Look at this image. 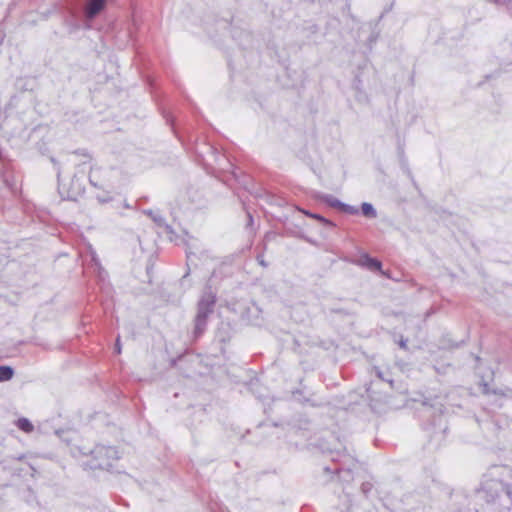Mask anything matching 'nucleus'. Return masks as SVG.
Listing matches in <instances>:
<instances>
[{
  "label": "nucleus",
  "instance_id": "obj_1",
  "mask_svg": "<svg viewBox=\"0 0 512 512\" xmlns=\"http://www.w3.org/2000/svg\"><path fill=\"white\" fill-rule=\"evenodd\" d=\"M86 457L85 468L91 470H110L120 458V452L112 446L97 445L89 453L82 452Z\"/></svg>",
  "mask_w": 512,
  "mask_h": 512
},
{
  "label": "nucleus",
  "instance_id": "obj_2",
  "mask_svg": "<svg viewBox=\"0 0 512 512\" xmlns=\"http://www.w3.org/2000/svg\"><path fill=\"white\" fill-rule=\"evenodd\" d=\"M215 300L214 297L209 295L207 297H204L198 305V315H197V322L198 324L207 316L209 313L211 307L213 306Z\"/></svg>",
  "mask_w": 512,
  "mask_h": 512
},
{
  "label": "nucleus",
  "instance_id": "obj_3",
  "mask_svg": "<svg viewBox=\"0 0 512 512\" xmlns=\"http://www.w3.org/2000/svg\"><path fill=\"white\" fill-rule=\"evenodd\" d=\"M106 0H90L86 7V17L89 19L94 18L104 8Z\"/></svg>",
  "mask_w": 512,
  "mask_h": 512
},
{
  "label": "nucleus",
  "instance_id": "obj_4",
  "mask_svg": "<svg viewBox=\"0 0 512 512\" xmlns=\"http://www.w3.org/2000/svg\"><path fill=\"white\" fill-rule=\"evenodd\" d=\"M17 427L24 432L30 433L33 431V424L26 418H20L17 421Z\"/></svg>",
  "mask_w": 512,
  "mask_h": 512
},
{
  "label": "nucleus",
  "instance_id": "obj_5",
  "mask_svg": "<svg viewBox=\"0 0 512 512\" xmlns=\"http://www.w3.org/2000/svg\"><path fill=\"white\" fill-rule=\"evenodd\" d=\"M329 204L333 207H339L340 209H342L343 211H346V212H349V213H356L357 212V209H355L354 207H351V206H348V205H345V204H342L339 200L337 199H330L329 201Z\"/></svg>",
  "mask_w": 512,
  "mask_h": 512
},
{
  "label": "nucleus",
  "instance_id": "obj_6",
  "mask_svg": "<svg viewBox=\"0 0 512 512\" xmlns=\"http://www.w3.org/2000/svg\"><path fill=\"white\" fill-rule=\"evenodd\" d=\"M13 376V369L8 366H0V382L8 381Z\"/></svg>",
  "mask_w": 512,
  "mask_h": 512
},
{
  "label": "nucleus",
  "instance_id": "obj_7",
  "mask_svg": "<svg viewBox=\"0 0 512 512\" xmlns=\"http://www.w3.org/2000/svg\"><path fill=\"white\" fill-rule=\"evenodd\" d=\"M363 264L371 270H379L381 268V263L379 261L367 256L363 258Z\"/></svg>",
  "mask_w": 512,
  "mask_h": 512
},
{
  "label": "nucleus",
  "instance_id": "obj_8",
  "mask_svg": "<svg viewBox=\"0 0 512 512\" xmlns=\"http://www.w3.org/2000/svg\"><path fill=\"white\" fill-rule=\"evenodd\" d=\"M362 213L370 218L376 217V211L373 208V206L369 203H363L362 204Z\"/></svg>",
  "mask_w": 512,
  "mask_h": 512
},
{
  "label": "nucleus",
  "instance_id": "obj_9",
  "mask_svg": "<svg viewBox=\"0 0 512 512\" xmlns=\"http://www.w3.org/2000/svg\"><path fill=\"white\" fill-rule=\"evenodd\" d=\"M115 350L117 353H121V346H120L119 338L116 341Z\"/></svg>",
  "mask_w": 512,
  "mask_h": 512
},
{
  "label": "nucleus",
  "instance_id": "obj_10",
  "mask_svg": "<svg viewBox=\"0 0 512 512\" xmlns=\"http://www.w3.org/2000/svg\"><path fill=\"white\" fill-rule=\"evenodd\" d=\"M311 216H312V217H314V218H316V219H318V220H320V221L325 222V219H324V218H322V217H321V216H319V215H311Z\"/></svg>",
  "mask_w": 512,
  "mask_h": 512
}]
</instances>
